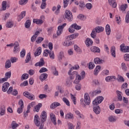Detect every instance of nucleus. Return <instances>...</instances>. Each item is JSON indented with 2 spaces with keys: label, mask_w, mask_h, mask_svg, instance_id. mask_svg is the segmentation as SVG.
Segmentation results:
<instances>
[{
  "label": "nucleus",
  "mask_w": 129,
  "mask_h": 129,
  "mask_svg": "<svg viewBox=\"0 0 129 129\" xmlns=\"http://www.w3.org/2000/svg\"><path fill=\"white\" fill-rule=\"evenodd\" d=\"M116 79V77L115 76H108L106 77L105 80L107 82H109L110 81H114Z\"/></svg>",
  "instance_id": "obj_19"
},
{
  "label": "nucleus",
  "mask_w": 129,
  "mask_h": 129,
  "mask_svg": "<svg viewBox=\"0 0 129 129\" xmlns=\"http://www.w3.org/2000/svg\"><path fill=\"white\" fill-rule=\"evenodd\" d=\"M93 44V41H92V40L90 38H87L86 40V45L88 47H89V46H92V44Z\"/></svg>",
  "instance_id": "obj_27"
},
{
  "label": "nucleus",
  "mask_w": 129,
  "mask_h": 129,
  "mask_svg": "<svg viewBox=\"0 0 129 129\" xmlns=\"http://www.w3.org/2000/svg\"><path fill=\"white\" fill-rule=\"evenodd\" d=\"M115 19L117 24H119V23L121 21V19H120V16H118V15H116L115 16Z\"/></svg>",
  "instance_id": "obj_62"
},
{
  "label": "nucleus",
  "mask_w": 129,
  "mask_h": 129,
  "mask_svg": "<svg viewBox=\"0 0 129 129\" xmlns=\"http://www.w3.org/2000/svg\"><path fill=\"white\" fill-rule=\"evenodd\" d=\"M60 105H61V104H59V103L55 102L52 103L50 105V108H51V109H54L56 108V107H57V106H60Z\"/></svg>",
  "instance_id": "obj_20"
},
{
  "label": "nucleus",
  "mask_w": 129,
  "mask_h": 129,
  "mask_svg": "<svg viewBox=\"0 0 129 129\" xmlns=\"http://www.w3.org/2000/svg\"><path fill=\"white\" fill-rule=\"evenodd\" d=\"M49 54L50 59H55V54H54L53 51H49Z\"/></svg>",
  "instance_id": "obj_54"
},
{
  "label": "nucleus",
  "mask_w": 129,
  "mask_h": 129,
  "mask_svg": "<svg viewBox=\"0 0 129 129\" xmlns=\"http://www.w3.org/2000/svg\"><path fill=\"white\" fill-rule=\"evenodd\" d=\"M14 49L13 52L14 53H18V51H19L20 50V44H19V42H15L14 44Z\"/></svg>",
  "instance_id": "obj_15"
},
{
  "label": "nucleus",
  "mask_w": 129,
  "mask_h": 129,
  "mask_svg": "<svg viewBox=\"0 0 129 129\" xmlns=\"http://www.w3.org/2000/svg\"><path fill=\"white\" fill-rule=\"evenodd\" d=\"M42 52V49L41 47H38L35 52L34 55L35 56H39V55H41V53Z\"/></svg>",
  "instance_id": "obj_37"
},
{
  "label": "nucleus",
  "mask_w": 129,
  "mask_h": 129,
  "mask_svg": "<svg viewBox=\"0 0 129 129\" xmlns=\"http://www.w3.org/2000/svg\"><path fill=\"white\" fill-rule=\"evenodd\" d=\"M9 87H10V84L8 82L5 83L2 87L3 91H4V92H6V91H7L9 89Z\"/></svg>",
  "instance_id": "obj_16"
},
{
  "label": "nucleus",
  "mask_w": 129,
  "mask_h": 129,
  "mask_svg": "<svg viewBox=\"0 0 129 129\" xmlns=\"http://www.w3.org/2000/svg\"><path fill=\"white\" fill-rule=\"evenodd\" d=\"M72 80L67 79L66 82V85L67 86V87H70L72 86Z\"/></svg>",
  "instance_id": "obj_34"
},
{
  "label": "nucleus",
  "mask_w": 129,
  "mask_h": 129,
  "mask_svg": "<svg viewBox=\"0 0 129 129\" xmlns=\"http://www.w3.org/2000/svg\"><path fill=\"white\" fill-rule=\"evenodd\" d=\"M57 9L55 12V15H58L60 13V9H61V6L60 5H57Z\"/></svg>",
  "instance_id": "obj_56"
},
{
  "label": "nucleus",
  "mask_w": 129,
  "mask_h": 129,
  "mask_svg": "<svg viewBox=\"0 0 129 129\" xmlns=\"http://www.w3.org/2000/svg\"><path fill=\"white\" fill-rule=\"evenodd\" d=\"M62 100L64 102V103H66V104L68 105V106H70V102H69V100L67 99V98L64 97L62 98Z\"/></svg>",
  "instance_id": "obj_53"
},
{
  "label": "nucleus",
  "mask_w": 129,
  "mask_h": 129,
  "mask_svg": "<svg viewBox=\"0 0 129 129\" xmlns=\"http://www.w3.org/2000/svg\"><path fill=\"white\" fill-rule=\"evenodd\" d=\"M72 40H70V38L68 36L67 40L63 42V45L66 47H69V46H71L72 45Z\"/></svg>",
  "instance_id": "obj_14"
},
{
  "label": "nucleus",
  "mask_w": 129,
  "mask_h": 129,
  "mask_svg": "<svg viewBox=\"0 0 129 129\" xmlns=\"http://www.w3.org/2000/svg\"><path fill=\"white\" fill-rule=\"evenodd\" d=\"M110 6H111L112 8H116L117 5L115 0H108Z\"/></svg>",
  "instance_id": "obj_23"
},
{
  "label": "nucleus",
  "mask_w": 129,
  "mask_h": 129,
  "mask_svg": "<svg viewBox=\"0 0 129 129\" xmlns=\"http://www.w3.org/2000/svg\"><path fill=\"white\" fill-rule=\"evenodd\" d=\"M50 117L52 123H53L54 125H56V124H57V121L56 120V116L54 115V114L53 113H50Z\"/></svg>",
  "instance_id": "obj_13"
},
{
  "label": "nucleus",
  "mask_w": 129,
  "mask_h": 129,
  "mask_svg": "<svg viewBox=\"0 0 129 129\" xmlns=\"http://www.w3.org/2000/svg\"><path fill=\"white\" fill-rule=\"evenodd\" d=\"M63 57H64V52L61 51L59 52L58 56V60L59 61H61L62 59L63 58Z\"/></svg>",
  "instance_id": "obj_50"
},
{
  "label": "nucleus",
  "mask_w": 129,
  "mask_h": 129,
  "mask_svg": "<svg viewBox=\"0 0 129 129\" xmlns=\"http://www.w3.org/2000/svg\"><path fill=\"white\" fill-rule=\"evenodd\" d=\"M95 67V65L93 62H90L89 63V69L92 70Z\"/></svg>",
  "instance_id": "obj_51"
},
{
  "label": "nucleus",
  "mask_w": 129,
  "mask_h": 129,
  "mask_svg": "<svg viewBox=\"0 0 129 129\" xmlns=\"http://www.w3.org/2000/svg\"><path fill=\"white\" fill-rule=\"evenodd\" d=\"M18 104L20 105V107L17 109L18 113H22L23 110H24V101L22 100H20Z\"/></svg>",
  "instance_id": "obj_5"
},
{
  "label": "nucleus",
  "mask_w": 129,
  "mask_h": 129,
  "mask_svg": "<svg viewBox=\"0 0 129 129\" xmlns=\"http://www.w3.org/2000/svg\"><path fill=\"white\" fill-rule=\"evenodd\" d=\"M125 23L128 24L129 23V11L127 12L125 19Z\"/></svg>",
  "instance_id": "obj_58"
},
{
  "label": "nucleus",
  "mask_w": 129,
  "mask_h": 129,
  "mask_svg": "<svg viewBox=\"0 0 129 129\" xmlns=\"http://www.w3.org/2000/svg\"><path fill=\"white\" fill-rule=\"evenodd\" d=\"M85 78V72L82 71L81 73V75L78 74V73L77 72V75L76 76V79L74 81L75 84H78L82 79Z\"/></svg>",
  "instance_id": "obj_2"
},
{
  "label": "nucleus",
  "mask_w": 129,
  "mask_h": 129,
  "mask_svg": "<svg viewBox=\"0 0 129 129\" xmlns=\"http://www.w3.org/2000/svg\"><path fill=\"white\" fill-rule=\"evenodd\" d=\"M41 107H42V104L39 103L34 107L35 111H36V112H39V110H40Z\"/></svg>",
  "instance_id": "obj_42"
},
{
  "label": "nucleus",
  "mask_w": 129,
  "mask_h": 129,
  "mask_svg": "<svg viewBox=\"0 0 129 129\" xmlns=\"http://www.w3.org/2000/svg\"><path fill=\"white\" fill-rule=\"evenodd\" d=\"M70 79L71 80H73L75 77H76V75H77V72H73V73H70Z\"/></svg>",
  "instance_id": "obj_30"
},
{
  "label": "nucleus",
  "mask_w": 129,
  "mask_h": 129,
  "mask_svg": "<svg viewBox=\"0 0 129 129\" xmlns=\"http://www.w3.org/2000/svg\"><path fill=\"white\" fill-rule=\"evenodd\" d=\"M120 51L123 53H127L129 52V46H125V45L124 43L120 45Z\"/></svg>",
  "instance_id": "obj_7"
},
{
  "label": "nucleus",
  "mask_w": 129,
  "mask_h": 129,
  "mask_svg": "<svg viewBox=\"0 0 129 129\" xmlns=\"http://www.w3.org/2000/svg\"><path fill=\"white\" fill-rule=\"evenodd\" d=\"M91 52L94 53H100V49L96 46H92L91 47Z\"/></svg>",
  "instance_id": "obj_17"
},
{
  "label": "nucleus",
  "mask_w": 129,
  "mask_h": 129,
  "mask_svg": "<svg viewBox=\"0 0 129 129\" xmlns=\"http://www.w3.org/2000/svg\"><path fill=\"white\" fill-rule=\"evenodd\" d=\"M70 1V0H63V4L64 9L68 7V4H69ZM71 1H72V3H73V2H74V0H71Z\"/></svg>",
  "instance_id": "obj_36"
},
{
  "label": "nucleus",
  "mask_w": 129,
  "mask_h": 129,
  "mask_svg": "<svg viewBox=\"0 0 129 129\" xmlns=\"http://www.w3.org/2000/svg\"><path fill=\"white\" fill-rule=\"evenodd\" d=\"M94 62L95 64H102L104 60L100 59V58L97 57L94 59Z\"/></svg>",
  "instance_id": "obj_24"
},
{
  "label": "nucleus",
  "mask_w": 129,
  "mask_h": 129,
  "mask_svg": "<svg viewBox=\"0 0 129 129\" xmlns=\"http://www.w3.org/2000/svg\"><path fill=\"white\" fill-rule=\"evenodd\" d=\"M48 77V74L46 73L42 74L40 77L39 79L40 80L43 82V81H44V80H46V79Z\"/></svg>",
  "instance_id": "obj_18"
},
{
  "label": "nucleus",
  "mask_w": 129,
  "mask_h": 129,
  "mask_svg": "<svg viewBox=\"0 0 129 129\" xmlns=\"http://www.w3.org/2000/svg\"><path fill=\"white\" fill-rule=\"evenodd\" d=\"M23 95L25 97H27V98H28V99H30V100H34L35 99V95L32 94L31 93L25 91L23 93Z\"/></svg>",
  "instance_id": "obj_4"
},
{
  "label": "nucleus",
  "mask_w": 129,
  "mask_h": 129,
  "mask_svg": "<svg viewBox=\"0 0 129 129\" xmlns=\"http://www.w3.org/2000/svg\"><path fill=\"white\" fill-rule=\"evenodd\" d=\"M103 31H104V28L101 26H97L92 30L91 36L93 39H95L97 33H101V32H103Z\"/></svg>",
  "instance_id": "obj_1"
},
{
  "label": "nucleus",
  "mask_w": 129,
  "mask_h": 129,
  "mask_svg": "<svg viewBox=\"0 0 129 129\" xmlns=\"http://www.w3.org/2000/svg\"><path fill=\"white\" fill-rule=\"evenodd\" d=\"M66 119H73L74 118L73 114L69 113L66 115Z\"/></svg>",
  "instance_id": "obj_40"
},
{
  "label": "nucleus",
  "mask_w": 129,
  "mask_h": 129,
  "mask_svg": "<svg viewBox=\"0 0 129 129\" xmlns=\"http://www.w3.org/2000/svg\"><path fill=\"white\" fill-rule=\"evenodd\" d=\"M26 55V50L22 49V50L20 52V56L22 58H24Z\"/></svg>",
  "instance_id": "obj_57"
},
{
  "label": "nucleus",
  "mask_w": 129,
  "mask_h": 129,
  "mask_svg": "<svg viewBox=\"0 0 129 129\" xmlns=\"http://www.w3.org/2000/svg\"><path fill=\"white\" fill-rule=\"evenodd\" d=\"M110 53H111V56H112L113 58H115V57H116L115 55V47L114 46L111 47V50H110Z\"/></svg>",
  "instance_id": "obj_29"
},
{
  "label": "nucleus",
  "mask_w": 129,
  "mask_h": 129,
  "mask_svg": "<svg viewBox=\"0 0 129 129\" xmlns=\"http://www.w3.org/2000/svg\"><path fill=\"white\" fill-rule=\"evenodd\" d=\"M0 115L1 116L5 115V113H6V107L5 106H2L0 107Z\"/></svg>",
  "instance_id": "obj_31"
},
{
  "label": "nucleus",
  "mask_w": 129,
  "mask_h": 129,
  "mask_svg": "<svg viewBox=\"0 0 129 129\" xmlns=\"http://www.w3.org/2000/svg\"><path fill=\"white\" fill-rule=\"evenodd\" d=\"M28 2H29V0H20L19 2V4L21 6H24L26 5L28 3Z\"/></svg>",
  "instance_id": "obj_48"
},
{
  "label": "nucleus",
  "mask_w": 129,
  "mask_h": 129,
  "mask_svg": "<svg viewBox=\"0 0 129 129\" xmlns=\"http://www.w3.org/2000/svg\"><path fill=\"white\" fill-rule=\"evenodd\" d=\"M74 48L75 51H76V52H77V53H79V54H81V53H82V50H81L80 47L77 46V45H75Z\"/></svg>",
  "instance_id": "obj_32"
},
{
  "label": "nucleus",
  "mask_w": 129,
  "mask_h": 129,
  "mask_svg": "<svg viewBox=\"0 0 129 129\" xmlns=\"http://www.w3.org/2000/svg\"><path fill=\"white\" fill-rule=\"evenodd\" d=\"M75 69L76 70H77V69H79V66L76 65L75 67H73L69 71L68 74L70 75V73H71L73 71V70H74Z\"/></svg>",
  "instance_id": "obj_41"
},
{
  "label": "nucleus",
  "mask_w": 129,
  "mask_h": 129,
  "mask_svg": "<svg viewBox=\"0 0 129 129\" xmlns=\"http://www.w3.org/2000/svg\"><path fill=\"white\" fill-rule=\"evenodd\" d=\"M108 119L110 122H114V121H116V118H115V116H110L109 117Z\"/></svg>",
  "instance_id": "obj_47"
},
{
  "label": "nucleus",
  "mask_w": 129,
  "mask_h": 129,
  "mask_svg": "<svg viewBox=\"0 0 129 129\" xmlns=\"http://www.w3.org/2000/svg\"><path fill=\"white\" fill-rule=\"evenodd\" d=\"M78 33H75L73 35H70L68 37L70 38V40H73V39H75L77 37H78Z\"/></svg>",
  "instance_id": "obj_45"
},
{
  "label": "nucleus",
  "mask_w": 129,
  "mask_h": 129,
  "mask_svg": "<svg viewBox=\"0 0 129 129\" xmlns=\"http://www.w3.org/2000/svg\"><path fill=\"white\" fill-rule=\"evenodd\" d=\"M104 98L102 96H99L97 97L96 99H95L93 101V104L95 105L96 104L97 105H98V104L101 103L102 101H103Z\"/></svg>",
  "instance_id": "obj_6"
},
{
  "label": "nucleus",
  "mask_w": 129,
  "mask_h": 129,
  "mask_svg": "<svg viewBox=\"0 0 129 129\" xmlns=\"http://www.w3.org/2000/svg\"><path fill=\"white\" fill-rule=\"evenodd\" d=\"M124 59L125 61H129V54H124Z\"/></svg>",
  "instance_id": "obj_64"
},
{
  "label": "nucleus",
  "mask_w": 129,
  "mask_h": 129,
  "mask_svg": "<svg viewBox=\"0 0 129 129\" xmlns=\"http://www.w3.org/2000/svg\"><path fill=\"white\" fill-rule=\"evenodd\" d=\"M51 72L54 76H58L59 75V72H58L55 67H51Z\"/></svg>",
  "instance_id": "obj_21"
},
{
  "label": "nucleus",
  "mask_w": 129,
  "mask_h": 129,
  "mask_svg": "<svg viewBox=\"0 0 129 129\" xmlns=\"http://www.w3.org/2000/svg\"><path fill=\"white\" fill-rule=\"evenodd\" d=\"M40 119L41 122H44V121L47 119V113L45 111H43L40 115Z\"/></svg>",
  "instance_id": "obj_11"
},
{
  "label": "nucleus",
  "mask_w": 129,
  "mask_h": 129,
  "mask_svg": "<svg viewBox=\"0 0 129 129\" xmlns=\"http://www.w3.org/2000/svg\"><path fill=\"white\" fill-rule=\"evenodd\" d=\"M90 97L88 93H85L84 95V102L86 105L90 104Z\"/></svg>",
  "instance_id": "obj_9"
},
{
  "label": "nucleus",
  "mask_w": 129,
  "mask_h": 129,
  "mask_svg": "<svg viewBox=\"0 0 129 129\" xmlns=\"http://www.w3.org/2000/svg\"><path fill=\"white\" fill-rule=\"evenodd\" d=\"M63 31V29H62V26H58L57 28V31H56V34H54L53 35V37L54 38H58V36H60L61 34H62V31Z\"/></svg>",
  "instance_id": "obj_8"
},
{
  "label": "nucleus",
  "mask_w": 129,
  "mask_h": 129,
  "mask_svg": "<svg viewBox=\"0 0 129 129\" xmlns=\"http://www.w3.org/2000/svg\"><path fill=\"white\" fill-rule=\"evenodd\" d=\"M64 17V20H67L68 22H72L73 21V15L70 10H66Z\"/></svg>",
  "instance_id": "obj_3"
},
{
  "label": "nucleus",
  "mask_w": 129,
  "mask_h": 129,
  "mask_svg": "<svg viewBox=\"0 0 129 129\" xmlns=\"http://www.w3.org/2000/svg\"><path fill=\"white\" fill-rule=\"evenodd\" d=\"M31 53L29 52L27 55L26 58L25 59V62L29 63V62H30V61L31 60Z\"/></svg>",
  "instance_id": "obj_38"
},
{
  "label": "nucleus",
  "mask_w": 129,
  "mask_h": 129,
  "mask_svg": "<svg viewBox=\"0 0 129 129\" xmlns=\"http://www.w3.org/2000/svg\"><path fill=\"white\" fill-rule=\"evenodd\" d=\"M77 84L75 86V88L76 90H81V85L79 84Z\"/></svg>",
  "instance_id": "obj_63"
},
{
  "label": "nucleus",
  "mask_w": 129,
  "mask_h": 129,
  "mask_svg": "<svg viewBox=\"0 0 129 129\" xmlns=\"http://www.w3.org/2000/svg\"><path fill=\"white\" fill-rule=\"evenodd\" d=\"M105 31H106V34L108 36H109L111 32V30L110 29V26H109V25L107 24L106 26Z\"/></svg>",
  "instance_id": "obj_28"
},
{
  "label": "nucleus",
  "mask_w": 129,
  "mask_h": 129,
  "mask_svg": "<svg viewBox=\"0 0 129 129\" xmlns=\"http://www.w3.org/2000/svg\"><path fill=\"white\" fill-rule=\"evenodd\" d=\"M78 19H79V20L83 21V20H85V17H84V15L82 14H80L78 16Z\"/></svg>",
  "instance_id": "obj_61"
},
{
  "label": "nucleus",
  "mask_w": 129,
  "mask_h": 129,
  "mask_svg": "<svg viewBox=\"0 0 129 129\" xmlns=\"http://www.w3.org/2000/svg\"><path fill=\"white\" fill-rule=\"evenodd\" d=\"M46 6H47V4H46V0H42V4L40 7L41 9H42V10L45 9Z\"/></svg>",
  "instance_id": "obj_49"
},
{
  "label": "nucleus",
  "mask_w": 129,
  "mask_h": 129,
  "mask_svg": "<svg viewBox=\"0 0 129 129\" xmlns=\"http://www.w3.org/2000/svg\"><path fill=\"white\" fill-rule=\"evenodd\" d=\"M116 93L118 100H119V101H121L122 100V96H121L122 93L119 91H116Z\"/></svg>",
  "instance_id": "obj_33"
},
{
  "label": "nucleus",
  "mask_w": 129,
  "mask_h": 129,
  "mask_svg": "<svg viewBox=\"0 0 129 129\" xmlns=\"http://www.w3.org/2000/svg\"><path fill=\"white\" fill-rule=\"evenodd\" d=\"M14 26V22L13 21H9L7 22L6 27L7 28H13Z\"/></svg>",
  "instance_id": "obj_43"
},
{
  "label": "nucleus",
  "mask_w": 129,
  "mask_h": 129,
  "mask_svg": "<svg viewBox=\"0 0 129 129\" xmlns=\"http://www.w3.org/2000/svg\"><path fill=\"white\" fill-rule=\"evenodd\" d=\"M127 7V5L126 4L122 5L120 7V9L121 11H125Z\"/></svg>",
  "instance_id": "obj_59"
},
{
  "label": "nucleus",
  "mask_w": 129,
  "mask_h": 129,
  "mask_svg": "<svg viewBox=\"0 0 129 129\" xmlns=\"http://www.w3.org/2000/svg\"><path fill=\"white\" fill-rule=\"evenodd\" d=\"M2 9L3 11H6L7 9V1H4L2 3Z\"/></svg>",
  "instance_id": "obj_55"
},
{
  "label": "nucleus",
  "mask_w": 129,
  "mask_h": 129,
  "mask_svg": "<svg viewBox=\"0 0 129 129\" xmlns=\"http://www.w3.org/2000/svg\"><path fill=\"white\" fill-rule=\"evenodd\" d=\"M33 22L34 24H36V25H42L44 23V21L40 19H34Z\"/></svg>",
  "instance_id": "obj_22"
},
{
  "label": "nucleus",
  "mask_w": 129,
  "mask_h": 129,
  "mask_svg": "<svg viewBox=\"0 0 129 129\" xmlns=\"http://www.w3.org/2000/svg\"><path fill=\"white\" fill-rule=\"evenodd\" d=\"M86 7L87 8V9H88V10H91V9H92V4H91V3H87L86 4Z\"/></svg>",
  "instance_id": "obj_60"
},
{
  "label": "nucleus",
  "mask_w": 129,
  "mask_h": 129,
  "mask_svg": "<svg viewBox=\"0 0 129 129\" xmlns=\"http://www.w3.org/2000/svg\"><path fill=\"white\" fill-rule=\"evenodd\" d=\"M31 26V20H28L25 23V27L26 29H29Z\"/></svg>",
  "instance_id": "obj_39"
},
{
  "label": "nucleus",
  "mask_w": 129,
  "mask_h": 129,
  "mask_svg": "<svg viewBox=\"0 0 129 129\" xmlns=\"http://www.w3.org/2000/svg\"><path fill=\"white\" fill-rule=\"evenodd\" d=\"M28 78H29V75L27 74H24L21 76L22 80H26V79H28Z\"/></svg>",
  "instance_id": "obj_52"
},
{
  "label": "nucleus",
  "mask_w": 129,
  "mask_h": 129,
  "mask_svg": "<svg viewBox=\"0 0 129 129\" xmlns=\"http://www.w3.org/2000/svg\"><path fill=\"white\" fill-rule=\"evenodd\" d=\"M72 27L75 30H80V29H81V27L77 25L76 23L72 25Z\"/></svg>",
  "instance_id": "obj_46"
},
{
  "label": "nucleus",
  "mask_w": 129,
  "mask_h": 129,
  "mask_svg": "<svg viewBox=\"0 0 129 129\" xmlns=\"http://www.w3.org/2000/svg\"><path fill=\"white\" fill-rule=\"evenodd\" d=\"M34 121L36 126H40L41 122L40 121V117L37 114L35 115Z\"/></svg>",
  "instance_id": "obj_10"
},
{
  "label": "nucleus",
  "mask_w": 129,
  "mask_h": 129,
  "mask_svg": "<svg viewBox=\"0 0 129 129\" xmlns=\"http://www.w3.org/2000/svg\"><path fill=\"white\" fill-rule=\"evenodd\" d=\"M43 41H44V38L42 37H38L37 38V40H36V43H37V44H41Z\"/></svg>",
  "instance_id": "obj_44"
},
{
  "label": "nucleus",
  "mask_w": 129,
  "mask_h": 129,
  "mask_svg": "<svg viewBox=\"0 0 129 129\" xmlns=\"http://www.w3.org/2000/svg\"><path fill=\"white\" fill-rule=\"evenodd\" d=\"M12 67V63L11 62V60L10 59L7 60L6 62V64H5V68L7 69H8V68H11Z\"/></svg>",
  "instance_id": "obj_35"
},
{
  "label": "nucleus",
  "mask_w": 129,
  "mask_h": 129,
  "mask_svg": "<svg viewBox=\"0 0 129 129\" xmlns=\"http://www.w3.org/2000/svg\"><path fill=\"white\" fill-rule=\"evenodd\" d=\"M93 111L96 113V114H99L100 113V107L98 106V105L95 104L93 107Z\"/></svg>",
  "instance_id": "obj_12"
},
{
  "label": "nucleus",
  "mask_w": 129,
  "mask_h": 129,
  "mask_svg": "<svg viewBox=\"0 0 129 129\" xmlns=\"http://www.w3.org/2000/svg\"><path fill=\"white\" fill-rule=\"evenodd\" d=\"M26 17V11H23L21 13V15H19L18 21L20 22L22 19H23Z\"/></svg>",
  "instance_id": "obj_26"
},
{
  "label": "nucleus",
  "mask_w": 129,
  "mask_h": 129,
  "mask_svg": "<svg viewBox=\"0 0 129 129\" xmlns=\"http://www.w3.org/2000/svg\"><path fill=\"white\" fill-rule=\"evenodd\" d=\"M100 70H101V67L100 66H97L94 71V75H97Z\"/></svg>",
  "instance_id": "obj_25"
}]
</instances>
